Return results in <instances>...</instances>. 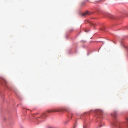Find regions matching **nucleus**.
Returning a JSON list of instances; mask_svg holds the SVG:
<instances>
[{
    "mask_svg": "<svg viewBox=\"0 0 128 128\" xmlns=\"http://www.w3.org/2000/svg\"><path fill=\"white\" fill-rule=\"evenodd\" d=\"M86 31V32H86V31Z\"/></svg>",
    "mask_w": 128,
    "mask_h": 128,
    "instance_id": "4468645a",
    "label": "nucleus"
},
{
    "mask_svg": "<svg viewBox=\"0 0 128 128\" xmlns=\"http://www.w3.org/2000/svg\"><path fill=\"white\" fill-rule=\"evenodd\" d=\"M112 115L115 118H116V116H117V115L116 114H112Z\"/></svg>",
    "mask_w": 128,
    "mask_h": 128,
    "instance_id": "423d86ee",
    "label": "nucleus"
},
{
    "mask_svg": "<svg viewBox=\"0 0 128 128\" xmlns=\"http://www.w3.org/2000/svg\"><path fill=\"white\" fill-rule=\"evenodd\" d=\"M60 110H48L47 112L49 113L51 112H59Z\"/></svg>",
    "mask_w": 128,
    "mask_h": 128,
    "instance_id": "20e7f679",
    "label": "nucleus"
},
{
    "mask_svg": "<svg viewBox=\"0 0 128 128\" xmlns=\"http://www.w3.org/2000/svg\"><path fill=\"white\" fill-rule=\"evenodd\" d=\"M127 122L125 124L120 123L115 121L112 124L114 128L118 127V128H128V118L126 119Z\"/></svg>",
    "mask_w": 128,
    "mask_h": 128,
    "instance_id": "f257e3e1",
    "label": "nucleus"
},
{
    "mask_svg": "<svg viewBox=\"0 0 128 128\" xmlns=\"http://www.w3.org/2000/svg\"><path fill=\"white\" fill-rule=\"evenodd\" d=\"M72 116H71V118H72Z\"/></svg>",
    "mask_w": 128,
    "mask_h": 128,
    "instance_id": "f8f14e48",
    "label": "nucleus"
},
{
    "mask_svg": "<svg viewBox=\"0 0 128 128\" xmlns=\"http://www.w3.org/2000/svg\"><path fill=\"white\" fill-rule=\"evenodd\" d=\"M103 30V29H102V30Z\"/></svg>",
    "mask_w": 128,
    "mask_h": 128,
    "instance_id": "9b49d317",
    "label": "nucleus"
},
{
    "mask_svg": "<svg viewBox=\"0 0 128 128\" xmlns=\"http://www.w3.org/2000/svg\"><path fill=\"white\" fill-rule=\"evenodd\" d=\"M98 112V114H100V115H102L103 113V112L102 110H99Z\"/></svg>",
    "mask_w": 128,
    "mask_h": 128,
    "instance_id": "39448f33",
    "label": "nucleus"
},
{
    "mask_svg": "<svg viewBox=\"0 0 128 128\" xmlns=\"http://www.w3.org/2000/svg\"><path fill=\"white\" fill-rule=\"evenodd\" d=\"M92 25H93V26H95V25L94 24H92Z\"/></svg>",
    "mask_w": 128,
    "mask_h": 128,
    "instance_id": "6e6552de",
    "label": "nucleus"
},
{
    "mask_svg": "<svg viewBox=\"0 0 128 128\" xmlns=\"http://www.w3.org/2000/svg\"><path fill=\"white\" fill-rule=\"evenodd\" d=\"M125 28H126V29H128V26H126L125 27Z\"/></svg>",
    "mask_w": 128,
    "mask_h": 128,
    "instance_id": "0eeeda50",
    "label": "nucleus"
},
{
    "mask_svg": "<svg viewBox=\"0 0 128 128\" xmlns=\"http://www.w3.org/2000/svg\"><path fill=\"white\" fill-rule=\"evenodd\" d=\"M102 126H100V127H101Z\"/></svg>",
    "mask_w": 128,
    "mask_h": 128,
    "instance_id": "9d476101",
    "label": "nucleus"
},
{
    "mask_svg": "<svg viewBox=\"0 0 128 128\" xmlns=\"http://www.w3.org/2000/svg\"><path fill=\"white\" fill-rule=\"evenodd\" d=\"M71 114L72 115V114Z\"/></svg>",
    "mask_w": 128,
    "mask_h": 128,
    "instance_id": "ddd939ff",
    "label": "nucleus"
},
{
    "mask_svg": "<svg viewBox=\"0 0 128 128\" xmlns=\"http://www.w3.org/2000/svg\"><path fill=\"white\" fill-rule=\"evenodd\" d=\"M47 116L46 112L43 114L40 117V118L42 119H45Z\"/></svg>",
    "mask_w": 128,
    "mask_h": 128,
    "instance_id": "7ed1b4c3",
    "label": "nucleus"
},
{
    "mask_svg": "<svg viewBox=\"0 0 128 128\" xmlns=\"http://www.w3.org/2000/svg\"><path fill=\"white\" fill-rule=\"evenodd\" d=\"M70 114H69L68 116L69 117H70Z\"/></svg>",
    "mask_w": 128,
    "mask_h": 128,
    "instance_id": "1a4fd4ad",
    "label": "nucleus"
},
{
    "mask_svg": "<svg viewBox=\"0 0 128 128\" xmlns=\"http://www.w3.org/2000/svg\"><path fill=\"white\" fill-rule=\"evenodd\" d=\"M90 14V12L88 11H86V12L82 14V16H86L89 15Z\"/></svg>",
    "mask_w": 128,
    "mask_h": 128,
    "instance_id": "f03ea898",
    "label": "nucleus"
}]
</instances>
